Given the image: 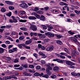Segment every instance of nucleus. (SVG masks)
Here are the masks:
<instances>
[{
  "mask_svg": "<svg viewBox=\"0 0 80 80\" xmlns=\"http://www.w3.org/2000/svg\"><path fill=\"white\" fill-rule=\"evenodd\" d=\"M57 43L59 44V45H62V42L60 40H58L56 41Z\"/></svg>",
  "mask_w": 80,
  "mask_h": 80,
  "instance_id": "25",
  "label": "nucleus"
},
{
  "mask_svg": "<svg viewBox=\"0 0 80 80\" xmlns=\"http://www.w3.org/2000/svg\"><path fill=\"white\" fill-rule=\"evenodd\" d=\"M45 10V11H47V10H48L49 9V7H45L44 8Z\"/></svg>",
  "mask_w": 80,
  "mask_h": 80,
  "instance_id": "63",
  "label": "nucleus"
},
{
  "mask_svg": "<svg viewBox=\"0 0 80 80\" xmlns=\"http://www.w3.org/2000/svg\"><path fill=\"white\" fill-rule=\"evenodd\" d=\"M14 78L15 80H17V77L15 76L13 77V75H11L9 77H5L3 78V80H9L11 79V78Z\"/></svg>",
  "mask_w": 80,
  "mask_h": 80,
  "instance_id": "2",
  "label": "nucleus"
},
{
  "mask_svg": "<svg viewBox=\"0 0 80 80\" xmlns=\"http://www.w3.org/2000/svg\"><path fill=\"white\" fill-rule=\"evenodd\" d=\"M57 62H58V63H63V61L62 60H61L59 59H57Z\"/></svg>",
  "mask_w": 80,
  "mask_h": 80,
  "instance_id": "23",
  "label": "nucleus"
},
{
  "mask_svg": "<svg viewBox=\"0 0 80 80\" xmlns=\"http://www.w3.org/2000/svg\"><path fill=\"white\" fill-rule=\"evenodd\" d=\"M45 35H47V36L49 37V38H50V37H54V34L50 32H48L47 33H45Z\"/></svg>",
  "mask_w": 80,
  "mask_h": 80,
  "instance_id": "4",
  "label": "nucleus"
},
{
  "mask_svg": "<svg viewBox=\"0 0 80 80\" xmlns=\"http://www.w3.org/2000/svg\"><path fill=\"white\" fill-rule=\"evenodd\" d=\"M30 29H31V30H32L34 32L37 30V27L35 25L33 24H30Z\"/></svg>",
  "mask_w": 80,
  "mask_h": 80,
  "instance_id": "1",
  "label": "nucleus"
},
{
  "mask_svg": "<svg viewBox=\"0 0 80 80\" xmlns=\"http://www.w3.org/2000/svg\"><path fill=\"white\" fill-rule=\"evenodd\" d=\"M13 45H9L8 46V49H10V48H12V47H13Z\"/></svg>",
  "mask_w": 80,
  "mask_h": 80,
  "instance_id": "51",
  "label": "nucleus"
},
{
  "mask_svg": "<svg viewBox=\"0 0 80 80\" xmlns=\"http://www.w3.org/2000/svg\"><path fill=\"white\" fill-rule=\"evenodd\" d=\"M44 54V53L42 52H39V55H41V56H42Z\"/></svg>",
  "mask_w": 80,
  "mask_h": 80,
  "instance_id": "64",
  "label": "nucleus"
},
{
  "mask_svg": "<svg viewBox=\"0 0 80 80\" xmlns=\"http://www.w3.org/2000/svg\"><path fill=\"white\" fill-rule=\"evenodd\" d=\"M22 66L24 68H28V65H27V64H25L24 65L23 64H22Z\"/></svg>",
  "mask_w": 80,
  "mask_h": 80,
  "instance_id": "28",
  "label": "nucleus"
},
{
  "mask_svg": "<svg viewBox=\"0 0 80 80\" xmlns=\"http://www.w3.org/2000/svg\"><path fill=\"white\" fill-rule=\"evenodd\" d=\"M47 57V56L45 55V54H43L42 56V58H45Z\"/></svg>",
  "mask_w": 80,
  "mask_h": 80,
  "instance_id": "49",
  "label": "nucleus"
},
{
  "mask_svg": "<svg viewBox=\"0 0 80 80\" xmlns=\"http://www.w3.org/2000/svg\"><path fill=\"white\" fill-rule=\"evenodd\" d=\"M39 10V8H38L37 7L35 8L34 9V11H35V12L37 11H38V10Z\"/></svg>",
  "mask_w": 80,
  "mask_h": 80,
  "instance_id": "61",
  "label": "nucleus"
},
{
  "mask_svg": "<svg viewBox=\"0 0 80 80\" xmlns=\"http://www.w3.org/2000/svg\"><path fill=\"white\" fill-rule=\"evenodd\" d=\"M14 67L15 68L19 67L20 65L19 64H15L14 65Z\"/></svg>",
  "mask_w": 80,
  "mask_h": 80,
  "instance_id": "58",
  "label": "nucleus"
},
{
  "mask_svg": "<svg viewBox=\"0 0 80 80\" xmlns=\"http://www.w3.org/2000/svg\"><path fill=\"white\" fill-rule=\"evenodd\" d=\"M62 9L63 10H67L68 12L69 11V8L68 6H64L63 8Z\"/></svg>",
  "mask_w": 80,
  "mask_h": 80,
  "instance_id": "15",
  "label": "nucleus"
},
{
  "mask_svg": "<svg viewBox=\"0 0 80 80\" xmlns=\"http://www.w3.org/2000/svg\"><path fill=\"white\" fill-rule=\"evenodd\" d=\"M28 61L29 63H32L33 62V60L32 59H28Z\"/></svg>",
  "mask_w": 80,
  "mask_h": 80,
  "instance_id": "39",
  "label": "nucleus"
},
{
  "mask_svg": "<svg viewBox=\"0 0 80 80\" xmlns=\"http://www.w3.org/2000/svg\"><path fill=\"white\" fill-rule=\"evenodd\" d=\"M12 50L14 52H16L17 51V48H12Z\"/></svg>",
  "mask_w": 80,
  "mask_h": 80,
  "instance_id": "45",
  "label": "nucleus"
},
{
  "mask_svg": "<svg viewBox=\"0 0 80 80\" xmlns=\"http://www.w3.org/2000/svg\"><path fill=\"white\" fill-rule=\"evenodd\" d=\"M51 77L52 78L54 79L57 78V76L55 75H54L53 76H51Z\"/></svg>",
  "mask_w": 80,
  "mask_h": 80,
  "instance_id": "48",
  "label": "nucleus"
},
{
  "mask_svg": "<svg viewBox=\"0 0 80 80\" xmlns=\"http://www.w3.org/2000/svg\"><path fill=\"white\" fill-rule=\"evenodd\" d=\"M38 36H40V38L41 39H43V38H45L46 37L45 34L42 35V34L38 33Z\"/></svg>",
  "mask_w": 80,
  "mask_h": 80,
  "instance_id": "8",
  "label": "nucleus"
},
{
  "mask_svg": "<svg viewBox=\"0 0 80 80\" xmlns=\"http://www.w3.org/2000/svg\"><path fill=\"white\" fill-rule=\"evenodd\" d=\"M23 74L24 76H28V73L26 72H24L23 73Z\"/></svg>",
  "mask_w": 80,
  "mask_h": 80,
  "instance_id": "42",
  "label": "nucleus"
},
{
  "mask_svg": "<svg viewBox=\"0 0 80 80\" xmlns=\"http://www.w3.org/2000/svg\"><path fill=\"white\" fill-rule=\"evenodd\" d=\"M40 18L41 20H42L43 21L45 20V18L43 15H41Z\"/></svg>",
  "mask_w": 80,
  "mask_h": 80,
  "instance_id": "20",
  "label": "nucleus"
},
{
  "mask_svg": "<svg viewBox=\"0 0 80 80\" xmlns=\"http://www.w3.org/2000/svg\"><path fill=\"white\" fill-rule=\"evenodd\" d=\"M34 76H38L40 75V74L38 72H36L34 74Z\"/></svg>",
  "mask_w": 80,
  "mask_h": 80,
  "instance_id": "44",
  "label": "nucleus"
},
{
  "mask_svg": "<svg viewBox=\"0 0 80 80\" xmlns=\"http://www.w3.org/2000/svg\"><path fill=\"white\" fill-rule=\"evenodd\" d=\"M48 31H49V32L51 31V30L52 29H53V28L52 26H49L48 27Z\"/></svg>",
  "mask_w": 80,
  "mask_h": 80,
  "instance_id": "16",
  "label": "nucleus"
},
{
  "mask_svg": "<svg viewBox=\"0 0 80 80\" xmlns=\"http://www.w3.org/2000/svg\"><path fill=\"white\" fill-rule=\"evenodd\" d=\"M34 15L37 18H38V19H40V16L37 14V13H34Z\"/></svg>",
  "mask_w": 80,
  "mask_h": 80,
  "instance_id": "17",
  "label": "nucleus"
},
{
  "mask_svg": "<svg viewBox=\"0 0 80 80\" xmlns=\"http://www.w3.org/2000/svg\"><path fill=\"white\" fill-rule=\"evenodd\" d=\"M26 12L24 11H20V15L21 16H22L23 15V14H25Z\"/></svg>",
  "mask_w": 80,
  "mask_h": 80,
  "instance_id": "26",
  "label": "nucleus"
},
{
  "mask_svg": "<svg viewBox=\"0 0 80 80\" xmlns=\"http://www.w3.org/2000/svg\"><path fill=\"white\" fill-rule=\"evenodd\" d=\"M23 44H20L18 45V47L20 48H22V46H23Z\"/></svg>",
  "mask_w": 80,
  "mask_h": 80,
  "instance_id": "35",
  "label": "nucleus"
},
{
  "mask_svg": "<svg viewBox=\"0 0 80 80\" xmlns=\"http://www.w3.org/2000/svg\"><path fill=\"white\" fill-rule=\"evenodd\" d=\"M13 62L14 63H18V58H16L14 59Z\"/></svg>",
  "mask_w": 80,
  "mask_h": 80,
  "instance_id": "32",
  "label": "nucleus"
},
{
  "mask_svg": "<svg viewBox=\"0 0 80 80\" xmlns=\"http://www.w3.org/2000/svg\"><path fill=\"white\" fill-rule=\"evenodd\" d=\"M13 74L14 75V76H15L16 75H18L19 74L18 72H13Z\"/></svg>",
  "mask_w": 80,
  "mask_h": 80,
  "instance_id": "46",
  "label": "nucleus"
},
{
  "mask_svg": "<svg viewBox=\"0 0 80 80\" xmlns=\"http://www.w3.org/2000/svg\"><path fill=\"white\" fill-rule=\"evenodd\" d=\"M29 68H34V66L33 65H29Z\"/></svg>",
  "mask_w": 80,
  "mask_h": 80,
  "instance_id": "47",
  "label": "nucleus"
},
{
  "mask_svg": "<svg viewBox=\"0 0 80 80\" xmlns=\"http://www.w3.org/2000/svg\"><path fill=\"white\" fill-rule=\"evenodd\" d=\"M1 10L2 12H6V9H5L4 8H2Z\"/></svg>",
  "mask_w": 80,
  "mask_h": 80,
  "instance_id": "29",
  "label": "nucleus"
},
{
  "mask_svg": "<svg viewBox=\"0 0 80 80\" xmlns=\"http://www.w3.org/2000/svg\"><path fill=\"white\" fill-rule=\"evenodd\" d=\"M66 63L68 65H75V63H73V62H71V61H67L66 62Z\"/></svg>",
  "mask_w": 80,
  "mask_h": 80,
  "instance_id": "6",
  "label": "nucleus"
},
{
  "mask_svg": "<svg viewBox=\"0 0 80 80\" xmlns=\"http://www.w3.org/2000/svg\"><path fill=\"white\" fill-rule=\"evenodd\" d=\"M43 29H44V30H47V26L45 25H43Z\"/></svg>",
  "mask_w": 80,
  "mask_h": 80,
  "instance_id": "57",
  "label": "nucleus"
},
{
  "mask_svg": "<svg viewBox=\"0 0 80 80\" xmlns=\"http://www.w3.org/2000/svg\"><path fill=\"white\" fill-rule=\"evenodd\" d=\"M42 77L45 78H48L49 77V76L48 74H45L42 76Z\"/></svg>",
  "mask_w": 80,
  "mask_h": 80,
  "instance_id": "22",
  "label": "nucleus"
},
{
  "mask_svg": "<svg viewBox=\"0 0 80 80\" xmlns=\"http://www.w3.org/2000/svg\"><path fill=\"white\" fill-rule=\"evenodd\" d=\"M49 41H50V39L48 38H45L44 40L45 42H49Z\"/></svg>",
  "mask_w": 80,
  "mask_h": 80,
  "instance_id": "33",
  "label": "nucleus"
},
{
  "mask_svg": "<svg viewBox=\"0 0 80 80\" xmlns=\"http://www.w3.org/2000/svg\"><path fill=\"white\" fill-rule=\"evenodd\" d=\"M6 3L8 4V5H13V2L10 1H5V2Z\"/></svg>",
  "mask_w": 80,
  "mask_h": 80,
  "instance_id": "12",
  "label": "nucleus"
},
{
  "mask_svg": "<svg viewBox=\"0 0 80 80\" xmlns=\"http://www.w3.org/2000/svg\"><path fill=\"white\" fill-rule=\"evenodd\" d=\"M71 75H73V76H77V74L75 72H72L71 73Z\"/></svg>",
  "mask_w": 80,
  "mask_h": 80,
  "instance_id": "38",
  "label": "nucleus"
},
{
  "mask_svg": "<svg viewBox=\"0 0 80 80\" xmlns=\"http://www.w3.org/2000/svg\"><path fill=\"white\" fill-rule=\"evenodd\" d=\"M5 43L6 44H10V42L9 41H5Z\"/></svg>",
  "mask_w": 80,
  "mask_h": 80,
  "instance_id": "59",
  "label": "nucleus"
},
{
  "mask_svg": "<svg viewBox=\"0 0 80 80\" xmlns=\"http://www.w3.org/2000/svg\"><path fill=\"white\" fill-rule=\"evenodd\" d=\"M32 42V40L31 39H30L29 40L26 41L25 42L26 45H28L29 44H30Z\"/></svg>",
  "mask_w": 80,
  "mask_h": 80,
  "instance_id": "9",
  "label": "nucleus"
},
{
  "mask_svg": "<svg viewBox=\"0 0 80 80\" xmlns=\"http://www.w3.org/2000/svg\"><path fill=\"white\" fill-rule=\"evenodd\" d=\"M38 13L39 14H43V12L42 11H39L38 12Z\"/></svg>",
  "mask_w": 80,
  "mask_h": 80,
  "instance_id": "55",
  "label": "nucleus"
},
{
  "mask_svg": "<svg viewBox=\"0 0 80 80\" xmlns=\"http://www.w3.org/2000/svg\"><path fill=\"white\" fill-rule=\"evenodd\" d=\"M33 55L34 57H36V58H37V57L38 56V55H37V54L36 53H34L33 54Z\"/></svg>",
  "mask_w": 80,
  "mask_h": 80,
  "instance_id": "60",
  "label": "nucleus"
},
{
  "mask_svg": "<svg viewBox=\"0 0 80 80\" xmlns=\"http://www.w3.org/2000/svg\"><path fill=\"white\" fill-rule=\"evenodd\" d=\"M61 55H65V56H67V53L64 52H61L60 53Z\"/></svg>",
  "mask_w": 80,
  "mask_h": 80,
  "instance_id": "30",
  "label": "nucleus"
},
{
  "mask_svg": "<svg viewBox=\"0 0 80 80\" xmlns=\"http://www.w3.org/2000/svg\"><path fill=\"white\" fill-rule=\"evenodd\" d=\"M5 59L6 60H11V58H10L8 57H5Z\"/></svg>",
  "mask_w": 80,
  "mask_h": 80,
  "instance_id": "52",
  "label": "nucleus"
},
{
  "mask_svg": "<svg viewBox=\"0 0 80 80\" xmlns=\"http://www.w3.org/2000/svg\"><path fill=\"white\" fill-rule=\"evenodd\" d=\"M70 38L72 40H73V41L74 42H77V38H75V37H71Z\"/></svg>",
  "mask_w": 80,
  "mask_h": 80,
  "instance_id": "10",
  "label": "nucleus"
},
{
  "mask_svg": "<svg viewBox=\"0 0 80 80\" xmlns=\"http://www.w3.org/2000/svg\"><path fill=\"white\" fill-rule=\"evenodd\" d=\"M53 49V46H51L47 48L46 49V51L47 52H52Z\"/></svg>",
  "mask_w": 80,
  "mask_h": 80,
  "instance_id": "5",
  "label": "nucleus"
},
{
  "mask_svg": "<svg viewBox=\"0 0 80 80\" xmlns=\"http://www.w3.org/2000/svg\"><path fill=\"white\" fill-rule=\"evenodd\" d=\"M58 69H59V68H58V67L55 66L53 68V70L55 72H57L58 70Z\"/></svg>",
  "mask_w": 80,
  "mask_h": 80,
  "instance_id": "14",
  "label": "nucleus"
},
{
  "mask_svg": "<svg viewBox=\"0 0 80 80\" xmlns=\"http://www.w3.org/2000/svg\"><path fill=\"white\" fill-rule=\"evenodd\" d=\"M41 63H42V64H45L46 63L45 61L44 60H41Z\"/></svg>",
  "mask_w": 80,
  "mask_h": 80,
  "instance_id": "54",
  "label": "nucleus"
},
{
  "mask_svg": "<svg viewBox=\"0 0 80 80\" xmlns=\"http://www.w3.org/2000/svg\"><path fill=\"white\" fill-rule=\"evenodd\" d=\"M68 33H69V34H70V35H73V34H75V33L72 32V31H68Z\"/></svg>",
  "mask_w": 80,
  "mask_h": 80,
  "instance_id": "36",
  "label": "nucleus"
},
{
  "mask_svg": "<svg viewBox=\"0 0 80 80\" xmlns=\"http://www.w3.org/2000/svg\"><path fill=\"white\" fill-rule=\"evenodd\" d=\"M64 50L65 52H67V53H69V52H68V48H64Z\"/></svg>",
  "mask_w": 80,
  "mask_h": 80,
  "instance_id": "37",
  "label": "nucleus"
},
{
  "mask_svg": "<svg viewBox=\"0 0 80 80\" xmlns=\"http://www.w3.org/2000/svg\"><path fill=\"white\" fill-rule=\"evenodd\" d=\"M45 67H48V68L49 69V70H52L53 69L52 68L50 67V66H49V65H47V64H45Z\"/></svg>",
  "mask_w": 80,
  "mask_h": 80,
  "instance_id": "19",
  "label": "nucleus"
},
{
  "mask_svg": "<svg viewBox=\"0 0 80 80\" xmlns=\"http://www.w3.org/2000/svg\"><path fill=\"white\" fill-rule=\"evenodd\" d=\"M28 19L29 20H36L37 18L34 16H29L28 17Z\"/></svg>",
  "mask_w": 80,
  "mask_h": 80,
  "instance_id": "13",
  "label": "nucleus"
},
{
  "mask_svg": "<svg viewBox=\"0 0 80 80\" xmlns=\"http://www.w3.org/2000/svg\"><path fill=\"white\" fill-rule=\"evenodd\" d=\"M60 5L61 6H63V5H67V3H64L63 2H61L60 3Z\"/></svg>",
  "mask_w": 80,
  "mask_h": 80,
  "instance_id": "21",
  "label": "nucleus"
},
{
  "mask_svg": "<svg viewBox=\"0 0 80 80\" xmlns=\"http://www.w3.org/2000/svg\"><path fill=\"white\" fill-rule=\"evenodd\" d=\"M20 6L21 8H27L28 7V5L25 3H22L20 4Z\"/></svg>",
  "mask_w": 80,
  "mask_h": 80,
  "instance_id": "3",
  "label": "nucleus"
},
{
  "mask_svg": "<svg viewBox=\"0 0 80 80\" xmlns=\"http://www.w3.org/2000/svg\"><path fill=\"white\" fill-rule=\"evenodd\" d=\"M75 54H76V51L75 50H73L72 52V56L73 58H75Z\"/></svg>",
  "mask_w": 80,
  "mask_h": 80,
  "instance_id": "11",
  "label": "nucleus"
},
{
  "mask_svg": "<svg viewBox=\"0 0 80 80\" xmlns=\"http://www.w3.org/2000/svg\"><path fill=\"white\" fill-rule=\"evenodd\" d=\"M2 47L3 48H7V45L5 44H2Z\"/></svg>",
  "mask_w": 80,
  "mask_h": 80,
  "instance_id": "50",
  "label": "nucleus"
},
{
  "mask_svg": "<svg viewBox=\"0 0 80 80\" xmlns=\"http://www.w3.org/2000/svg\"><path fill=\"white\" fill-rule=\"evenodd\" d=\"M36 70H39L41 68V66H40L38 65L36 67Z\"/></svg>",
  "mask_w": 80,
  "mask_h": 80,
  "instance_id": "34",
  "label": "nucleus"
},
{
  "mask_svg": "<svg viewBox=\"0 0 80 80\" xmlns=\"http://www.w3.org/2000/svg\"><path fill=\"white\" fill-rule=\"evenodd\" d=\"M16 34V33H15V32L14 31H13L12 32L11 35H15Z\"/></svg>",
  "mask_w": 80,
  "mask_h": 80,
  "instance_id": "62",
  "label": "nucleus"
},
{
  "mask_svg": "<svg viewBox=\"0 0 80 80\" xmlns=\"http://www.w3.org/2000/svg\"><path fill=\"white\" fill-rule=\"evenodd\" d=\"M4 49L0 48V53H3V52H4Z\"/></svg>",
  "mask_w": 80,
  "mask_h": 80,
  "instance_id": "24",
  "label": "nucleus"
},
{
  "mask_svg": "<svg viewBox=\"0 0 80 80\" xmlns=\"http://www.w3.org/2000/svg\"><path fill=\"white\" fill-rule=\"evenodd\" d=\"M25 38V36H21L20 37H19V39L20 40H23V39H24Z\"/></svg>",
  "mask_w": 80,
  "mask_h": 80,
  "instance_id": "27",
  "label": "nucleus"
},
{
  "mask_svg": "<svg viewBox=\"0 0 80 80\" xmlns=\"http://www.w3.org/2000/svg\"><path fill=\"white\" fill-rule=\"evenodd\" d=\"M25 58H26L25 57H22L20 58V59L21 60H23L25 59Z\"/></svg>",
  "mask_w": 80,
  "mask_h": 80,
  "instance_id": "53",
  "label": "nucleus"
},
{
  "mask_svg": "<svg viewBox=\"0 0 80 80\" xmlns=\"http://www.w3.org/2000/svg\"><path fill=\"white\" fill-rule=\"evenodd\" d=\"M56 37H57L58 38H61L62 37V36L60 35H58L57 34H56Z\"/></svg>",
  "mask_w": 80,
  "mask_h": 80,
  "instance_id": "43",
  "label": "nucleus"
},
{
  "mask_svg": "<svg viewBox=\"0 0 80 80\" xmlns=\"http://www.w3.org/2000/svg\"><path fill=\"white\" fill-rule=\"evenodd\" d=\"M16 18L17 19V20H19V22H27V20H22V19H21L20 20V18L18 17H16Z\"/></svg>",
  "mask_w": 80,
  "mask_h": 80,
  "instance_id": "7",
  "label": "nucleus"
},
{
  "mask_svg": "<svg viewBox=\"0 0 80 80\" xmlns=\"http://www.w3.org/2000/svg\"><path fill=\"white\" fill-rule=\"evenodd\" d=\"M20 29L21 30H22V31H27L28 30L27 28L23 27V28H20Z\"/></svg>",
  "mask_w": 80,
  "mask_h": 80,
  "instance_id": "18",
  "label": "nucleus"
},
{
  "mask_svg": "<svg viewBox=\"0 0 80 80\" xmlns=\"http://www.w3.org/2000/svg\"><path fill=\"white\" fill-rule=\"evenodd\" d=\"M14 8H14V7L12 6H9V10H14Z\"/></svg>",
  "mask_w": 80,
  "mask_h": 80,
  "instance_id": "41",
  "label": "nucleus"
},
{
  "mask_svg": "<svg viewBox=\"0 0 80 80\" xmlns=\"http://www.w3.org/2000/svg\"><path fill=\"white\" fill-rule=\"evenodd\" d=\"M12 27V25H6V28H11Z\"/></svg>",
  "mask_w": 80,
  "mask_h": 80,
  "instance_id": "56",
  "label": "nucleus"
},
{
  "mask_svg": "<svg viewBox=\"0 0 80 80\" xmlns=\"http://www.w3.org/2000/svg\"><path fill=\"white\" fill-rule=\"evenodd\" d=\"M6 15L8 17H11V15H12V12H10L9 13L7 14Z\"/></svg>",
  "mask_w": 80,
  "mask_h": 80,
  "instance_id": "40",
  "label": "nucleus"
},
{
  "mask_svg": "<svg viewBox=\"0 0 80 80\" xmlns=\"http://www.w3.org/2000/svg\"><path fill=\"white\" fill-rule=\"evenodd\" d=\"M7 38L8 40H11V41H12V42H13V40L10 37H8Z\"/></svg>",
  "mask_w": 80,
  "mask_h": 80,
  "instance_id": "31",
  "label": "nucleus"
}]
</instances>
